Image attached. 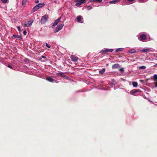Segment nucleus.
Here are the masks:
<instances>
[{"instance_id": "1", "label": "nucleus", "mask_w": 157, "mask_h": 157, "mask_svg": "<svg viewBox=\"0 0 157 157\" xmlns=\"http://www.w3.org/2000/svg\"><path fill=\"white\" fill-rule=\"evenodd\" d=\"M48 17L47 15L45 14L41 18L40 20V23L42 24H44L47 21Z\"/></svg>"}, {"instance_id": "2", "label": "nucleus", "mask_w": 157, "mask_h": 157, "mask_svg": "<svg viewBox=\"0 0 157 157\" xmlns=\"http://www.w3.org/2000/svg\"><path fill=\"white\" fill-rule=\"evenodd\" d=\"M64 25V24L62 23L57 26L54 30V33H56L60 30L62 29Z\"/></svg>"}, {"instance_id": "3", "label": "nucleus", "mask_w": 157, "mask_h": 157, "mask_svg": "<svg viewBox=\"0 0 157 157\" xmlns=\"http://www.w3.org/2000/svg\"><path fill=\"white\" fill-rule=\"evenodd\" d=\"M33 22V20H31L25 22L24 23V26L25 27H27L30 26Z\"/></svg>"}, {"instance_id": "4", "label": "nucleus", "mask_w": 157, "mask_h": 157, "mask_svg": "<svg viewBox=\"0 0 157 157\" xmlns=\"http://www.w3.org/2000/svg\"><path fill=\"white\" fill-rule=\"evenodd\" d=\"M56 75H57L60 76L61 77L64 78L65 79H67L68 78V77L64 74V73L62 72H58L56 73Z\"/></svg>"}, {"instance_id": "5", "label": "nucleus", "mask_w": 157, "mask_h": 157, "mask_svg": "<svg viewBox=\"0 0 157 157\" xmlns=\"http://www.w3.org/2000/svg\"><path fill=\"white\" fill-rule=\"evenodd\" d=\"M76 20L78 22L81 23L83 22V21L82 18V17L81 16H78L76 17Z\"/></svg>"}, {"instance_id": "6", "label": "nucleus", "mask_w": 157, "mask_h": 157, "mask_svg": "<svg viewBox=\"0 0 157 157\" xmlns=\"http://www.w3.org/2000/svg\"><path fill=\"white\" fill-rule=\"evenodd\" d=\"M147 37L144 34H142L140 36L139 40L141 41H144L145 40Z\"/></svg>"}, {"instance_id": "7", "label": "nucleus", "mask_w": 157, "mask_h": 157, "mask_svg": "<svg viewBox=\"0 0 157 157\" xmlns=\"http://www.w3.org/2000/svg\"><path fill=\"white\" fill-rule=\"evenodd\" d=\"M61 18V17H60L56 20L52 26V27L53 28V27L57 25V24L60 21V20Z\"/></svg>"}, {"instance_id": "8", "label": "nucleus", "mask_w": 157, "mask_h": 157, "mask_svg": "<svg viewBox=\"0 0 157 157\" xmlns=\"http://www.w3.org/2000/svg\"><path fill=\"white\" fill-rule=\"evenodd\" d=\"M71 60L74 62H77L78 59V58L75 55H72L70 56Z\"/></svg>"}, {"instance_id": "9", "label": "nucleus", "mask_w": 157, "mask_h": 157, "mask_svg": "<svg viewBox=\"0 0 157 157\" xmlns=\"http://www.w3.org/2000/svg\"><path fill=\"white\" fill-rule=\"evenodd\" d=\"M78 2L76 4V6H79L82 4L85 3L86 1H77Z\"/></svg>"}, {"instance_id": "10", "label": "nucleus", "mask_w": 157, "mask_h": 157, "mask_svg": "<svg viewBox=\"0 0 157 157\" xmlns=\"http://www.w3.org/2000/svg\"><path fill=\"white\" fill-rule=\"evenodd\" d=\"M119 66V65L118 63H115L113 65L112 67V68L113 69H116L118 68Z\"/></svg>"}, {"instance_id": "11", "label": "nucleus", "mask_w": 157, "mask_h": 157, "mask_svg": "<svg viewBox=\"0 0 157 157\" xmlns=\"http://www.w3.org/2000/svg\"><path fill=\"white\" fill-rule=\"evenodd\" d=\"M45 5L44 3H40L36 5L38 7V8L40 9V8L43 7Z\"/></svg>"}, {"instance_id": "12", "label": "nucleus", "mask_w": 157, "mask_h": 157, "mask_svg": "<svg viewBox=\"0 0 157 157\" xmlns=\"http://www.w3.org/2000/svg\"><path fill=\"white\" fill-rule=\"evenodd\" d=\"M150 51V49L147 48L141 50V52H148Z\"/></svg>"}, {"instance_id": "13", "label": "nucleus", "mask_w": 157, "mask_h": 157, "mask_svg": "<svg viewBox=\"0 0 157 157\" xmlns=\"http://www.w3.org/2000/svg\"><path fill=\"white\" fill-rule=\"evenodd\" d=\"M46 79L50 82H53V81L55 82L56 80L53 79L52 78L50 77H47L46 78Z\"/></svg>"}, {"instance_id": "14", "label": "nucleus", "mask_w": 157, "mask_h": 157, "mask_svg": "<svg viewBox=\"0 0 157 157\" xmlns=\"http://www.w3.org/2000/svg\"><path fill=\"white\" fill-rule=\"evenodd\" d=\"M133 1H124V3H125L124 4H123V5H125L126 4V3H127L128 4H129L131 3H132V2Z\"/></svg>"}, {"instance_id": "15", "label": "nucleus", "mask_w": 157, "mask_h": 157, "mask_svg": "<svg viewBox=\"0 0 157 157\" xmlns=\"http://www.w3.org/2000/svg\"><path fill=\"white\" fill-rule=\"evenodd\" d=\"M39 9V8H38V7L37 6V5H36L33 8V12H35Z\"/></svg>"}, {"instance_id": "16", "label": "nucleus", "mask_w": 157, "mask_h": 157, "mask_svg": "<svg viewBox=\"0 0 157 157\" xmlns=\"http://www.w3.org/2000/svg\"><path fill=\"white\" fill-rule=\"evenodd\" d=\"M13 37L14 38H17L18 39H21V37L19 35H15L13 34Z\"/></svg>"}, {"instance_id": "17", "label": "nucleus", "mask_w": 157, "mask_h": 157, "mask_svg": "<svg viewBox=\"0 0 157 157\" xmlns=\"http://www.w3.org/2000/svg\"><path fill=\"white\" fill-rule=\"evenodd\" d=\"M105 71V68H103L101 70L99 71V74H103Z\"/></svg>"}, {"instance_id": "18", "label": "nucleus", "mask_w": 157, "mask_h": 157, "mask_svg": "<svg viewBox=\"0 0 157 157\" xmlns=\"http://www.w3.org/2000/svg\"><path fill=\"white\" fill-rule=\"evenodd\" d=\"M119 1H111L109 2V3L111 4H116L118 3Z\"/></svg>"}, {"instance_id": "19", "label": "nucleus", "mask_w": 157, "mask_h": 157, "mask_svg": "<svg viewBox=\"0 0 157 157\" xmlns=\"http://www.w3.org/2000/svg\"><path fill=\"white\" fill-rule=\"evenodd\" d=\"M136 52V50L135 49H131L128 51L129 52L131 53L135 52Z\"/></svg>"}, {"instance_id": "20", "label": "nucleus", "mask_w": 157, "mask_h": 157, "mask_svg": "<svg viewBox=\"0 0 157 157\" xmlns=\"http://www.w3.org/2000/svg\"><path fill=\"white\" fill-rule=\"evenodd\" d=\"M152 79L153 80H157V75H155L153 77Z\"/></svg>"}, {"instance_id": "21", "label": "nucleus", "mask_w": 157, "mask_h": 157, "mask_svg": "<svg viewBox=\"0 0 157 157\" xmlns=\"http://www.w3.org/2000/svg\"><path fill=\"white\" fill-rule=\"evenodd\" d=\"M123 50V48H118L115 51V52H121V51H122Z\"/></svg>"}, {"instance_id": "22", "label": "nucleus", "mask_w": 157, "mask_h": 157, "mask_svg": "<svg viewBox=\"0 0 157 157\" xmlns=\"http://www.w3.org/2000/svg\"><path fill=\"white\" fill-rule=\"evenodd\" d=\"M101 52H102L103 54H105L107 52H108L107 49H106L103 50L101 51Z\"/></svg>"}, {"instance_id": "23", "label": "nucleus", "mask_w": 157, "mask_h": 157, "mask_svg": "<svg viewBox=\"0 0 157 157\" xmlns=\"http://www.w3.org/2000/svg\"><path fill=\"white\" fill-rule=\"evenodd\" d=\"M132 85L134 87H136L137 86L138 83L136 82H133Z\"/></svg>"}, {"instance_id": "24", "label": "nucleus", "mask_w": 157, "mask_h": 157, "mask_svg": "<svg viewBox=\"0 0 157 157\" xmlns=\"http://www.w3.org/2000/svg\"><path fill=\"white\" fill-rule=\"evenodd\" d=\"M154 82L153 83L154 86L155 87H157V80H153Z\"/></svg>"}, {"instance_id": "25", "label": "nucleus", "mask_w": 157, "mask_h": 157, "mask_svg": "<svg viewBox=\"0 0 157 157\" xmlns=\"http://www.w3.org/2000/svg\"><path fill=\"white\" fill-rule=\"evenodd\" d=\"M146 68V67L145 66H141L139 67V68L141 69H144Z\"/></svg>"}, {"instance_id": "26", "label": "nucleus", "mask_w": 157, "mask_h": 157, "mask_svg": "<svg viewBox=\"0 0 157 157\" xmlns=\"http://www.w3.org/2000/svg\"><path fill=\"white\" fill-rule=\"evenodd\" d=\"M27 3V1H22V4L24 6L26 5Z\"/></svg>"}, {"instance_id": "27", "label": "nucleus", "mask_w": 157, "mask_h": 157, "mask_svg": "<svg viewBox=\"0 0 157 157\" xmlns=\"http://www.w3.org/2000/svg\"><path fill=\"white\" fill-rule=\"evenodd\" d=\"M107 49V51H108V52H112L113 50V49Z\"/></svg>"}, {"instance_id": "28", "label": "nucleus", "mask_w": 157, "mask_h": 157, "mask_svg": "<svg viewBox=\"0 0 157 157\" xmlns=\"http://www.w3.org/2000/svg\"><path fill=\"white\" fill-rule=\"evenodd\" d=\"M17 29L19 32H20L21 31V28L20 26H17Z\"/></svg>"}, {"instance_id": "29", "label": "nucleus", "mask_w": 157, "mask_h": 157, "mask_svg": "<svg viewBox=\"0 0 157 157\" xmlns=\"http://www.w3.org/2000/svg\"><path fill=\"white\" fill-rule=\"evenodd\" d=\"M46 46L48 48H50L51 47V45H50L48 44L47 43H46Z\"/></svg>"}, {"instance_id": "30", "label": "nucleus", "mask_w": 157, "mask_h": 157, "mask_svg": "<svg viewBox=\"0 0 157 157\" xmlns=\"http://www.w3.org/2000/svg\"><path fill=\"white\" fill-rule=\"evenodd\" d=\"M23 34H24V35H26L27 34V32L26 31V30H24L23 32Z\"/></svg>"}, {"instance_id": "31", "label": "nucleus", "mask_w": 157, "mask_h": 157, "mask_svg": "<svg viewBox=\"0 0 157 157\" xmlns=\"http://www.w3.org/2000/svg\"><path fill=\"white\" fill-rule=\"evenodd\" d=\"M87 8L88 10H90L92 8V7L90 6H88L87 7Z\"/></svg>"}, {"instance_id": "32", "label": "nucleus", "mask_w": 157, "mask_h": 157, "mask_svg": "<svg viewBox=\"0 0 157 157\" xmlns=\"http://www.w3.org/2000/svg\"><path fill=\"white\" fill-rule=\"evenodd\" d=\"M119 71L121 72H123L124 71V69L123 68H121L119 69Z\"/></svg>"}, {"instance_id": "33", "label": "nucleus", "mask_w": 157, "mask_h": 157, "mask_svg": "<svg viewBox=\"0 0 157 157\" xmlns=\"http://www.w3.org/2000/svg\"><path fill=\"white\" fill-rule=\"evenodd\" d=\"M7 1H1L3 3H7Z\"/></svg>"}, {"instance_id": "34", "label": "nucleus", "mask_w": 157, "mask_h": 157, "mask_svg": "<svg viewBox=\"0 0 157 157\" xmlns=\"http://www.w3.org/2000/svg\"><path fill=\"white\" fill-rule=\"evenodd\" d=\"M98 1L99 2H101L102 1H100V0H99V1H90V2H92L93 1Z\"/></svg>"}, {"instance_id": "35", "label": "nucleus", "mask_w": 157, "mask_h": 157, "mask_svg": "<svg viewBox=\"0 0 157 157\" xmlns=\"http://www.w3.org/2000/svg\"><path fill=\"white\" fill-rule=\"evenodd\" d=\"M138 91H139V90H136L133 91V93H137Z\"/></svg>"}, {"instance_id": "36", "label": "nucleus", "mask_w": 157, "mask_h": 157, "mask_svg": "<svg viewBox=\"0 0 157 157\" xmlns=\"http://www.w3.org/2000/svg\"><path fill=\"white\" fill-rule=\"evenodd\" d=\"M7 67H8L10 68H11V69L12 68V67L10 65H8Z\"/></svg>"}, {"instance_id": "37", "label": "nucleus", "mask_w": 157, "mask_h": 157, "mask_svg": "<svg viewBox=\"0 0 157 157\" xmlns=\"http://www.w3.org/2000/svg\"><path fill=\"white\" fill-rule=\"evenodd\" d=\"M41 57L42 58H46V57L45 56H41Z\"/></svg>"}, {"instance_id": "38", "label": "nucleus", "mask_w": 157, "mask_h": 157, "mask_svg": "<svg viewBox=\"0 0 157 157\" xmlns=\"http://www.w3.org/2000/svg\"><path fill=\"white\" fill-rule=\"evenodd\" d=\"M39 2V1H36V2H35V3H38Z\"/></svg>"}, {"instance_id": "39", "label": "nucleus", "mask_w": 157, "mask_h": 157, "mask_svg": "<svg viewBox=\"0 0 157 157\" xmlns=\"http://www.w3.org/2000/svg\"><path fill=\"white\" fill-rule=\"evenodd\" d=\"M58 1H54V2L55 3H57V2Z\"/></svg>"}, {"instance_id": "40", "label": "nucleus", "mask_w": 157, "mask_h": 157, "mask_svg": "<svg viewBox=\"0 0 157 157\" xmlns=\"http://www.w3.org/2000/svg\"><path fill=\"white\" fill-rule=\"evenodd\" d=\"M156 66H157V63L155 65Z\"/></svg>"}]
</instances>
